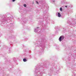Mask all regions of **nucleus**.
Here are the masks:
<instances>
[{
    "label": "nucleus",
    "instance_id": "obj_1",
    "mask_svg": "<svg viewBox=\"0 0 76 76\" xmlns=\"http://www.w3.org/2000/svg\"><path fill=\"white\" fill-rule=\"evenodd\" d=\"M58 17H61V14H60V12L58 13Z\"/></svg>",
    "mask_w": 76,
    "mask_h": 76
},
{
    "label": "nucleus",
    "instance_id": "obj_2",
    "mask_svg": "<svg viewBox=\"0 0 76 76\" xmlns=\"http://www.w3.org/2000/svg\"><path fill=\"white\" fill-rule=\"evenodd\" d=\"M62 38H61V37H60L59 39V41L61 42V39H62Z\"/></svg>",
    "mask_w": 76,
    "mask_h": 76
},
{
    "label": "nucleus",
    "instance_id": "obj_3",
    "mask_svg": "<svg viewBox=\"0 0 76 76\" xmlns=\"http://www.w3.org/2000/svg\"><path fill=\"white\" fill-rule=\"evenodd\" d=\"M61 37V38L62 39H64V36H62Z\"/></svg>",
    "mask_w": 76,
    "mask_h": 76
},
{
    "label": "nucleus",
    "instance_id": "obj_4",
    "mask_svg": "<svg viewBox=\"0 0 76 76\" xmlns=\"http://www.w3.org/2000/svg\"><path fill=\"white\" fill-rule=\"evenodd\" d=\"M23 61H24V62H25L26 61H27V60H26V59H23Z\"/></svg>",
    "mask_w": 76,
    "mask_h": 76
},
{
    "label": "nucleus",
    "instance_id": "obj_5",
    "mask_svg": "<svg viewBox=\"0 0 76 76\" xmlns=\"http://www.w3.org/2000/svg\"><path fill=\"white\" fill-rule=\"evenodd\" d=\"M24 7H26V4H24Z\"/></svg>",
    "mask_w": 76,
    "mask_h": 76
},
{
    "label": "nucleus",
    "instance_id": "obj_6",
    "mask_svg": "<svg viewBox=\"0 0 76 76\" xmlns=\"http://www.w3.org/2000/svg\"><path fill=\"white\" fill-rule=\"evenodd\" d=\"M60 10L61 11H62V8H61H61H60Z\"/></svg>",
    "mask_w": 76,
    "mask_h": 76
},
{
    "label": "nucleus",
    "instance_id": "obj_7",
    "mask_svg": "<svg viewBox=\"0 0 76 76\" xmlns=\"http://www.w3.org/2000/svg\"><path fill=\"white\" fill-rule=\"evenodd\" d=\"M36 3H37V4H38V1H36Z\"/></svg>",
    "mask_w": 76,
    "mask_h": 76
},
{
    "label": "nucleus",
    "instance_id": "obj_8",
    "mask_svg": "<svg viewBox=\"0 0 76 76\" xmlns=\"http://www.w3.org/2000/svg\"><path fill=\"white\" fill-rule=\"evenodd\" d=\"M15 1V0H12V1L14 2Z\"/></svg>",
    "mask_w": 76,
    "mask_h": 76
},
{
    "label": "nucleus",
    "instance_id": "obj_9",
    "mask_svg": "<svg viewBox=\"0 0 76 76\" xmlns=\"http://www.w3.org/2000/svg\"><path fill=\"white\" fill-rule=\"evenodd\" d=\"M65 7H67V6H65Z\"/></svg>",
    "mask_w": 76,
    "mask_h": 76
},
{
    "label": "nucleus",
    "instance_id": "obj_10",
    "mask_svg": "<svg viewBox=\"0 0 76 76\" xmlns=\"http://www.w3.org/2000/svg\"><path fill=\"white\" fill-rule=\"evenodd\" d=\"M37 28H39V27H37Z\"/></svg>",
    "mask_w": 76,
    "mask_h": 76
}]
</instances>
